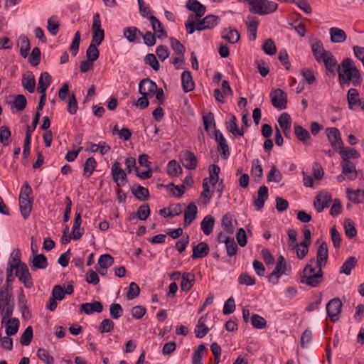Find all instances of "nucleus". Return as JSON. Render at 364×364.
<instances>
[{
  "label": "nucleus",
  "instance_id": "f257e3e1",
  "mask_svg": "<svg viewBox=\"0 0 364 364\" xmlns=\"http://www.w3.org/2000/svg\"><path fill=\"white\" fill-rule=\"evenodd\" d=\"M14 270L15 276L26 288H31L33 286V283L28 267L26 263L21 262V252L18 248L14 249L10 255L6 268V275H14Z\"/></svg>",
  "mask_w": 364,
  "mask_h": 364
},
{
  "label": "nucleus",
  "instance_id": "f03ea898",
  "mask_svg": "<svg viewBox=\"0 0 364 364\" xmlns=\"http://www.w3.org/2000/svg\"><path fill=\"white\" fill-rule=\"evenodd\" d=\"M338 82L342 88L348 87L350 83L353 86L358 87L362 83V77L360 71L355 63L350 58H344L337 68Z\"/></svg>",
  "mask_w": 364,
  "mask_h": 364
},
{
  "label": "nucleus",
  "instance_id": "7ed1b4c3",
  "mask_svg": "<svg viewBox=\"0 0 364 364\" xmlns=\"http://www.w3.org/2000/svg\"><path fill=\"white\" fill-rule=\"evenodd\" d=\"M218 17L214 15L206 16L204 18L198 21H186L185 26L187 33L192 34L196 30L202 31L213 28L218 23Z\"/></svg>",
  "mask_w": 364,
  "mask_h": 364
},
{
  "label": "nucleus",
  "instance_id": "20e7f679",
  "mask_svg": "<svg viewBox=\"0 0 364 364\" xmlns=\"http://www.w3.org/2000/svg\"><path fill=\"white\" fill-rule=\"evenodd\" d=\"M278 4L269 0H253L250 6L249 11L252 14L267 15L274 12Z\"/></svg>",
  "mask_w": 364,
  "mask_h": 364
},
{
  "label": "nucleus",
  "instance_id": "39448f33",
  "mask_svg": "<svg viewBox=\"0 0 364 364\" xmlns=\"http://www.w3.org/2000/svg\"><path fill=\"white\" fill-rule=\"evenodd\" d=\"M186 6L188 10L195 13L190 14L187 21H198L206 11L205 6L197 0H188Z\"/></svg>",
  "mask_w": 364,
  "mask_h": 364
},
{
  "label": "nucleus",
  "instance_id": "423d86ee",
  "mask_svg": "<svg viewBox=\"0 0 364 364\" xmlns=\"http://www.w3.org/2000/svg\"><path fill=\"white\" fill-rule=\"evenodd\" d=\"M101 22L100 15L96 13L93 17L92 29V40L90 46H99L104 39L105 33L104 30L101 29Z\"/></svg>",
  "mask_w": 364,
  "mask_h": 364
},
{
  "label": "nucleus",
  "instance_id": "0eeeda50",
  "mask_svg": "<svg viewBox=\"0 0 364 364\" xmlns=\"http://www.w3.org/2000/svg\"><path fill=\"white\" fill-rule=\"evenodd\" d=\"M270 98L272 105L279 109H284L287 107V97L286 93L278 88L270 92Z\"/></svg>",
  "mask_w": 364,
  "mask_h": 364
},
{
  "label": "nucleus",
  "instance_id": "6e6552de",
  "mask_svg": "<svg viewBox=\"0 0 364 364\" xmlns=\"http://www.w3.org/2000/svg\"><path fill=\"white\" fill-rule=\"evenodd\" d=\"M326 132L328 139L333 149L339 150L343 148V141L338 129L336 127L327 128Z\"/></svg>",
  "mask_w": 364,
  "mask_h": 364
},
{
  "label": "nucleus",
  "instance_id": "1a4fd4ad",
  "mask_svg": "<svg viewBox=\"0 0 364 364\" xmlns=\"http://www.w3.org/2000/svg\"><path fill=\"white\" fill-rule=\"evenodd\" d=\"M342 303L338 298L330 300L326 305V313L332 321L338 320V316L341 313Z\"/></svg>",
  "mask_w": 364,
  "mask_h": 364
},
{
  "label": "nucleus",
  "instance_id": "9d476101",
  "mask_svg": "<svg viewBox=\"0 0 364 364\" xmlns=\"http://www.w3.org/2000/svg\"><path fill=\"white\" fill-rule=\"evenodd\" d=\"M112 175L114 182L117 186H124L127 182V173L120 167L118 161H114L112 166Z\"/></svg>",
  "mask_w": 364,
  "mask_h": 364
},
{
  "label": "nucleus",
  "instance_id": "9b49d317",
  "mask_svg": "<svg viewBox=\"0 0 364 364\" xmlns=\"http://www.w3.org/2000/svg\"><path fill=\"white\" fill-rule=\"evenodd\" d=\"M180 160L183 166L188 170H194L198 165V159L191 151H184L180 154Z\"/></svg>",
  "mask_w": 364,
  "mask_h": 364
},
{
  "label": "nucleus",
  "instance_id": "f8f14e48",
  "mask_svg": "<svg viewBox=\"0 0 364 364\" xmlns=\"http://www.w3.org/2000/svg\"><path fill=\"white\" fill-rule=\"evenodd\" d=\"M157 85L149 78H145L139 84V92L142 96H151L157 90Z\"/></svg>",
  "mask_w": 364,
  "mask_h": 364
},
{
  "label": "nucleus",
  "instance_id": "ddd939ff",
  "mask_svg": "<svg viewBox=\"0 0 364 364\" xmlns=\"http://www.w3.org/2000/svg\"><path fill=\"white\" fill-rule=\"evenodd\" d=\"M358 96L359 92L355 88H350L348 91L347 100L348 107L350 109H355L356 107L360 106L361 109L364 111V100L363 101Z\"/></svg>",
  "mask_w": 364,
  "mask_h": 364
},
{
  "label": "nucleus",
  "instance_id": "4468645a",
  "mask_svg": "<svg viewBox=\"0 0 364 364\" xmlns=\"http://www.w3.org/2000/svg\"><path fill=\"white\" fill-rule=\"evenodd\" d=\"M215 141L218 143V150L220 152L222 157L224 159H227L230 155V150L228 144L223 136V134L219 131L215 130Z\"/></svg>",
  "mask_w": 364,
  "mask_h": 364
},
{
  "label": "nucleus",
  "instance_id": "2eb2a0df",
  "mask_svg": "<svg viewBox=\"0 0 364 364\" xmlns=\"http://www.w3.org/2000/svg\"><path fill=\"white\" fill-rule=\"evenodd\" d=\"M331 201V195L327 192H321L315 198L314 205L317 212L321 213L328 207Z\"/></svg>",
  "mask_w": 364,
  "mask_h": 364
},
{
  "label": "nucleus",
  "instance_id": "dca6fc26",
  "mask_svg": "<svg viewBox=\"0 0 364 364\" xmlns=\"http://www.w3.org/2000/svg\"><path fill=\"white\" fill-rule=\"evenodd\" d=\"M149 20L154 32V34H156V38L157 37L159 40L166 38L168 37L167 32L164 29L162 23L154 16H150Z\"/></svg>",
  "mask_w": 364,
  "mask_h": 364
},
{
  "label": "nucleus",
  "instance_id": "f3484780",
  "mask_svg": "<svg viewBox=\"0 0 364 364\" xmlns=\"http://www.w3.org/2000/svg\"><path fill=\"white\" fill-rule=\"evenodd\" d=\"M29 264L32 270L36 271L38 269H46L48 262L46 257L43 254H37L33 257L29 259Z\"/></svg>",
  "mask_w": 364,
  "mask_h": 364
},
{
  "label": "nucleus",
  "instance_id": "a211bd4d",
  "mask_svg": "<svg viewBox=\"0 0 364 364\" xmlns=\"http://www.w3.org/2000/svg\"><path fill=\"white\" fill-rule=\"evenodd\" d=\"M342 173L350 180H355L357 178V170L355 165L352 161H341Z\"/></svg>",
  "mask_w": 364,
  "mask_h": 364
},
{
  "label": "nucleus",
  "instance_id": "6ab92c4d",
  "mask_svg": "<svg viewBox=\"0 0 364 364\" xmlns=\"http://www.w3.org/2000/svg\"><path fill=\"white\" fill-rule=\"evenodd\" d=\"M294 131L297 139L304 144L309 145L310 144L311 135L308 130L297 123L294 124Z\"/></svg>",
  "mask_w": 364,
  "mask_h": 364
},
{
  "label": "nucleus",
  "instance_id": "aec40b11",
  "mask_svg": "<svg viewBox=\"0 0 364 364\" xmlns=\"http://www.w3.org/2000/svg\"><path fill=\"white\" fill-rule=\"evenodd\" d=\"M268 198V188L263 185L257 191V198L254 200V205L257 210H260L264 205V202Z\"/></svg>",
  "mask_w": 364,
  "mask_h": 364
},
{
  "label": "nucleus",
  "instance_id": "412c9836",
  "mask_svg": "<svg viewBox=\"0 0 364 364\" xmlns=\"http://www.w3.org/2000/svg\"><path fill=\"white\" fill-rule=\"evenodd\" d=\"M246 21L247 35L250 41H255L257 36V30L259 24L256 17L248 15Z\"/></svg>",
  "mask_w": 364,
  "mask_h": 364
},
{
  "label": "nucleus",
  "instance_id": "4be33fe9",
  "mask_svg": "<svg viewBox=\"0 0 364 364\" xmlns=\"http://www.w3.org/2000/svg\"><path fill=\"white\" fill-rule=\"evenodd\" d=\"M103 306L100 301H95L92 303L82 304L80 307L81 312H85L86 314H92L94 312L100 313L102 311Z\"/></svg>",
  "mask_w": 364,
  "mask_h": 364
},
{
  "label": "nucleus",
  "instance_id": "5701e85b",
  "mask_svg": "<svg viewBox=\"0 0 364 364\" xmlns=\"http://www.w3.org/2000/svg\"><path fill=\"white\" fill-rule=\"evenodd\" d=\"M198 209L194 202H191L184 213V226L191 224L197 216Z\"/></svg>",
  "mask_w": 364,
  "mask_h": 364
},
{
  "label": "nucleus",
  "instance_id": "b1692460",
  "mask_svg": "<svg viewBox=\"0 0 364 364\" xmlns=\"http://www.w3.org/2000/svg\"><path fill=\"white\" fill-rule=\"evenodd\" d=\"M317 268L318 269L316 274H311L304 279H301V282L305 283L306 284L313 287L318 286L322 280L323 272L321 267H317Z\"/></svg>",
  "mask_w": 364,
  "mask_h": 364
},
{
  "label": "nucleus",
  "instance_id": "393cba45",
  "mask_svg": "<svg viewBox=\"0 0 364 364\" xmlns=\"http://www.w3.org/2000/svg\"><path fill=\"white\" fill-rule=\"evenodd\" d=\"M210 247L208 243L201 242L193 247L192 259L203 258L209 253Z\"/></svg>",
  "mask_w": 364,
  "mask_h": 364
},
{
  "label": "nucleus",
  "instance_id": "a878e982",
  "mask_svg": "<svg viewBox=\"0 0 364 364\" xmlns=\"http://www.w3.org/2000/svg\"><path fill=\"white\" fill-rule=\"evenodd\" d=\"M221 36L230 44L237 43L240 39L239 32L235 28H232L231 27L225 28L222 31Z\"/></svg>",
  "mask_w": 364,
  "mask_h": 364
},
{
  "label": "nucleus",
  "instance_id": "bb28decb",
  "mask_svg": "<svg viewBox=\"0 0 364 364\" xmlns=\"http://www.w3.org/2000/svg\"><path fill=\"white\" fill-rule=\"evenodd\" d=\"M124 36L129 42L137 43L142 36V32L136 27L130 26L124 28Z\"/></svg>",
  "mask_w": 364,
  "mask_h": 364
},
{
  "label": "nucleus",
  "instance_id": "cd10ccee",
  "mask_svg": "<svg viewBox=\"0 0 364 364\" xmlns=\"http://www.w3.org/2000/svg\"><path fill=\"white\" fill-rule=\"evenodd\" d=\"M287 271V264H276V267L273 272L269 275V281L272 282L274 284L278 283L279 278L282 274H288Z\"/></svg>",
  "mask_w": 364,
  "mask_h": 364
},
{
  "label": "nucleus",
  "instance_id": "c85d7f7f",
  "mask_svg": "<svg viewBox=\"0 0 364 364\" xmlns=\"http://www.w3.org/2000/svg\"><path fill=\"white\" fill-rule=\"evenodd\" d=\"M331 41L334 43H343L346 39V32L337 27H333L329 29Z\"/></svg>",
  "mask_w": 364,
  "mask_h": 364
},
{
  "label": "nucleus",
  "instance_id": "c756f323",
  "mask_svg": "<svg viewBox=\"0 0 364 364\" xmlns=\"http://www.w3.org/2000/svg\"><path fill=\"white\" fill-rule=\"evenodd\" d=\"M328 245L326 242H323L319 246L316 253V267H322V262L326 263L328 259Z\"/></svg>",
  "mask_w": 364,
  "mask_h": 364
},
{
  "label": "nucleus",
  "instance_id": "7c9ffc66",
  "mask_svg": "<svg viewBox=\"0 0 364 364\" xmlns=\"http://www.w3.org/2000/svg\"><path fill=\"white\" fill-rule=\"evenodd\" d=\"M181 82L183 90L188 92L194 89V82L190 71L186 70L181 74Z\"/></svg>",
  "mask_w": 364,
  "mask_h": 364
},
{
  "label": "nucleus",
  "instance_id": "2f4dec72",
  "mask_svg": "<svg viewBox=\"0 0 364 364\" xmlns=\"http://www.w3.org/2000/svg\"><path fill=\"white\" fill-rule=\"evenodd\" d=\"M132 194L139 200H146L149 198V192L148 188H144L139 184H134L131 188Z\"/></svg>",
  "mask_w": 364,
  "mask_h": 364
},
{
  "label": "nucleus",
  "instance_id": "473e14b6",
  "mask_svg": "<svg viewBox=\"0 0 364 364\" xmlns=\"http://www.w3.org/2000/svg\"><path fill=\"white\" fill-rule=\"evenodd\" d=\"M52 78L47 72L41 74L38 83V92L39 93H46V90L50 85Z\"/></svg>",
  "mask_w": 364,
  "mask_h": 364
},
{
  "label": "nucleus",
  "instance_id": "72a5a7b5",
  "mask_svg": "<svg viewBox=\"0 0 364 364\" xmlns=\"http://www.w3.org/2000/svg\"><path fill=\"white\" fill-rule=\"evenodd\" d=\"M195 276L191 273H184L181 276V288L182 291H188L193 287Z\"/></svg>",
  "mask_w": 364,
  "mask_h": 364
},
{
  "label": "nucleus",
  "instance_id": "f704fd0d",
  "mask_svg": "<svg viewBox=\"0 0 364 364\" xmlns=\"http://www.w3.org/2000/svg\"><path fill=\"white\" fill-rule=\"evenodd\" d=\"M215 225V219L210 215H206L200 223V227L204 234L206 235H209L213 230Z\"/></svg>",
  "mask_w": 364,
  "mask_h": 364
},
{
  "label": "nucleus",
  "instance_id": "c9c22d12",
  "mask_svg": "<svg viewBox=\"0 0 364 364\" xmlns=\"http://www.w3.org/2000/svg\"><path fill=\"white\" fill-rule=\"evenodd\" d=\"M227 129L231 132L235 136H242L244 135L242 129L240 130L237 124V119L235 115H232L230 119L226 124Z\"/></svg>",
  "mask_w": 364,
  "mask_h": 364
},
{
  "label": "nucleus",
  "instance_id": "e433bc0d",
  "mask_svg": "<svg viewBox=\"0 0 364 364\" xmlns=\"http://www.w3.org/2000/svg\"><path fill=\"white\" fill-rule=\"evenodd\" d=\"M357 259L353 257H349L343 264L340 269V274H345L346 275H349L351 272L352 269H353L357 264Z\"/></svg>",
  "mask_w": 364,
  "mask_h": 364
},
{
  "label": "nucleus",
  "instance_id": "4c0bfd02",
  "mask_svg": "<svg viewBox=\"0 0 364 364\" xmlns=\"http://www.w3.org/2000/svg\"><path fill=\"white\" fill-rule=\"evenodd\" d=\"M22 85L28 90V92L33 93L35 90L36 80L35 77L32 73L28 75H23L22 78Z\"/></svg>",
  "mask_w": 364,
  "mask_h": 364
},
{
  "label": "nucleus",
  "instance_id": "58836bf2",
  "mask_svg": "<svg viewBox=\"0 0 364 364\" xmlns=\"http://www.w3.org/2000/svg\"><path fill=\"white\" fill-rule=\"evenodd\" d=\"M205 316H202L198 320V323L195 328V333L197 338H203L209 331L208 327L205 324Z\"/></svg>",
  "mask_w": 364,
  "mask_h": 364
},
{
  "label": "nucleus",
  "instance_id": "ea45409f",
  "mask_svg": "<svg viewBox=\"0 0 364 364\" xmlns=\"http://www.w3.org/2000/svg\"><path fill=\"white\" fill-rule=\"evenodd\" d=\"M342 161H350V159H358L360 154L355 149H339Z\"/></svg>",
  "mask_w": 364,
  "mask_h": 364
},
{
  "label": "nucleus",
  "instance_id": "a19ab883",
  "mask_svg": "<svg viewBox=\"0 0 364 364\" xmlns=\"http://www.w3.org/2000/svg\"><path fill=\"white\" fill-rule=\"evenodd\" d=\"M346 193L348 194V198L350 201L355 203H360L363 200L364 197V191L363 190H356L353 191L350 188L346 189Z\"/></svg>",
  "mask_w": 364,
  "mask_h": 364
},
{
  "label": "nucleus",
  "instance_id": "79ce46f5",
  "mask_svg": "<svg viewBox=\"0 0 364 364\" xmlns=\"http://www.w3.org/2000/svg\"><path fill=\"white\" fill-rule=\"evenodd\" d=\"M33 200H24L19 201V208L21 215L24 219H27L31 214L32 210Z\"/></svg>",
  "mask_w": 364,
  "mask_h": 364
},
{
  "label": "nucleus",
  "instance_id": "37998d69",
  "mask_svg": "<svg viewBox=\"0 0 364 364\" xmlns=\"http://www.w3.org/2000/svg\"><path fill=\"white\" fill-rule=\"evenodd\" d=\"M18 328L19 320L17 318H14L11 319V322H9V324L6 325L5 333L8 336H14L17 333Z\"/></svg>",
  "mask_w": 364,
  "mask_h": 364
},
{
  "label": "nucleus",
  "instance_id": "c03bdc74",
  "mask_svg": "<svg viewBox=\"0 0 364 364\" xmlns=\"http://www.w3.org/2000/svg\"><path fill=\"white\" fill-rule=\"evenodd\" d=\"M97 166V162L93 157L88 158L83 166V174L86 177H90Z\"/></svg>",
  "mask_w": 364,
  "mask_h": 364
},
{
  "label": "nucleus",
  "instance_id": "a18cd8bd",
  "mask_svg": "<svg viewBox=\"0 0 364 364\" xmlns=\"http://www.w3.org/2000/svg\"><path fill=\"white\" fill-rule=\"evenodd\" d=\"M167 171L170 176L176 177L181 174L182 168L176 160H171L168 164Z\"/></svg>",
  "mask_w": 364,
  "mask_h": 364
},
{
  "label": "nucleus",
  "instance_id": "49530a36",
  "mask_svg": "<svg viewBox=\"0 0 364 364\" xmlns=\"http://www.w3.org/2000/svg\"><path fill=\"white\" fill-rule=\"evenodd\" d=\"M222 226L223 230L228 233L232 234L234 232L232 215L231 214L227 213L223 217Z\"/></svg>",
  "mask_w": 364,
  "mask_h": 364
},
{
  "label": "nucleus",
  "instance_id": "de8ad7c7",
  "mask_svg": "<svg viewBox=\"0 0 364 364\" xmlns=\"http://www.w3.org/2000/svg\"><path fill=\"white\" fill-rule=\"evenodd\" d=\"M11 131L7 126H1L0 127V142L6 146L11 143Z\"/></svg>",
  "mask_w": 364,
  "mask_h": 364
},
{
  "label": "nucleus",
  "instance_id": "09e8293b",
  "mask_svg": "<svg viewBox=\"0 0 364 364\" xmlns=\"http://www.w3.org/2000/svg\"><path fill=\"white\" fill-rule=\"evenodd\" d=\"M31 142V127L29 125L26 127V136L24 139L23 144V156L25 159H27L30 155V146Z\"/></svg>",
  "mask_w": 364,
  "mask_h": 364
},
{
  "label": "nucleus",
  "instance_id": "8fccbe9b",
  "mask_svg": "<svg viewBox=\"0 0 364 364\" xmlns=\"http://www.w3.org/2000/svg\"><path fill=\"white\" fill-rule=\"evenodd\" d=\"M282 175L281 172L277 169V166L273 165L267 174V179L269 182L279 183L282 181Z\"/></svg>",
  "mask_w": 364,
  "mask_h": 364
},
{
  "label": "nucleus",
  "instance_id": "3c124183",
  "mask_svg": "<svg viewBox=\"0 0 364 364\" xmlns=\"http://www.w3.org/2000/svg\"><path fill=\"white\" fill-rule=\"evenodd\" d=\"M31 194L32 188L28 185V182H25L21 189V193L19 195V201H22V200H33V197L31 196Z\"/></svg>",
  "mask_w": 364,
  "mask_h": 364
},
{
  "label": "nucleus",
  "instance_id": "603ef678",
  "mask_svg": "<svg viewBox=\"0 0 364 364\" xmlns=\"http://www.w3.org/2000/svg\"><path fill=\"white\" fill-rule=\"evenodd\" d=\"M60 23L58 18L55 16H51L47 21V29L52 35H56L59 30Z\"/></svg>",
  "mask_w": 364,
  "mask_h": 364
},
{
  "label": "nucleus",
  "instance_id": "864d4df0",
  "mask_svg": "<svg viewBox=\"0 0 364 364\" xmlns=\"http://www.w3.org/2000/svg\"><path fill=\"white\" fill-rule=\"evenodd\" d=\"M344 229L346 236L349 238L354 237L357 234L354 223L350 219L344 220Z\"/></svg>",
  "mask_w": 364,
  "mask_h": 364
},
{
  "label": "nucleus",
  "instance_id": "5fc2aeb1",
  "mask_svg": "<svg viewBox=\"0 0 364 364\" xmlns=\"http://www.w3.org/2000/svg\"><path fill=\"white\" fill-rule=\"evenodd\" d=\"M205 350L206 348L203 344H200L198 346L197 349L194 351L192 357L193 364H203V355Z\"/></svg>",
  "mask_w": 364,
  "mask_h": 364
},
{
  "label": "nucleus",
  "instance_id": "6e6d98bb",
  "mask_svg": "<svg viewBox=\"0 0 364 364\" xmlns=\"http://www.w3.org/2000/svg\"><path fill=\"white\" fill-rule=\"evenodd\" d=\"M220 171V167L216 164H212L209 168V182L213 186L215 185L218 181Z\"/></svg>",
  "mask_w": 364,
  "mask_h": 364
},
{
  "label": "nucleus",
  "instance_id": "4d7b16f0",
  "mask_svg": "<svg viewBox=\"0 0 364 364\" xmlns=\"http://www.w3.org/2000/svg\"><path fill=\"white\" fill-rule=\"evenodd\" d=\"M12 297V291L0 289V304L6 307L12 304L10 303Z\"/></svg>",
  "mask_w": 364,
  "mask_h": 364
},
{
  "label": "nucleus",
  "instance_id": "13d9d810",
  "mask_svg": "<svg viewBox=\"0 0 364 364\" xmlns=\"http://www.w3.org/2000/svg\"><path fill=\"white\" fill-rule=\"evenodd\" d=\"M251 323L253 327L257 329H263L267 326L265 318L258 314H253L252 316Z\"/></svg>",
  "mask_w": 364,
  "mask_h": 364
},
{
  "label": "nucleus",
  "instance_id": "bf43d9fd",
  "mask_svg": "<svg viewBox=\"0 0 364 364\" xmlns=\"http://www.w3.org/2000/svg\"><path fill=\"white\" fill-rule=\"evenodd\" d=\"M33 339V328L28 326L26 328L20 338V343L23 346H28Z\"/></svg>",
  "mask_w": 364,
  "mask_h": 364
},
{
  "label": "nucleus",
  "instance_id": "052dcab7",
  "mask_svg": "<svg viewBox=\"0 0 364 364\" xmlns=\"http://www.w3.org/2000/svg\"><path fill=\"white\" fill-rule=\"evenodd\" d=\"M251 173L255 178H258V181H259L262 178L263 169L262 168V166L259 164V159H254L252 161V167ZM255 181H257V179H255Z\"/></svg>",
  "mask_w": 364,
  "mask_h": 364
},
{
  "label": "nucleus",
  "instance_id": "680f3d73",
  "mask_svg": "<svg viewBox=\"0 0 364 364\" xmlns=\"http://www.w3.org/2000/svg\"><path fill=\"white\" fill-rule=\"evenodd\" d=\"M114 263V258L109 254H105L100 257L98 264L102 269H107Z\"/></svg>",
  "mask_w": 364,
  "mask_h": 364
},
{
  "label": "nucleus",
  "instance_id": "e2e57ef3",
  "mask_svg": "<svg viewBox=\"0 0 364 364\" xmlns=\"http://www.w3.org/2000/svg\"><path fill=\"white\" fill-rule=\"evenodd\" d=\"M37 356L46 364H53L54 358L51 356L48 351L44 348H39L37 351Z\"/></svg>",
  "mask_w": 364,
  "mask_h": 364
},
{
  "label": "nucleus",
  "instance_id": "0e129e2a",
  "mask_svg": "<svg viewBox=\"0 0 364 364\" xmlns=\"http://www.w3.org/2000/svg\"><path fill=\"white\" fill-rule=\"evenodd\" d=\"M140 293V288L135 282H132L129 284V289L127 294L128 300H132L136 298Z\"/></svg>",
  "mask_w": 364,
  "mask_h": 364
},
{
  "label": "nucleus",
  "instance_id": "69168bd1",
  "mask_svg": "<svg viewBox=\"0 0 364 364\" xmlns=\"http://www.w3.org/2000/svg\"><path fill=\"white\" fill-rule=\"evenodd\" d=\"M27 104L26 98L23 95H18L15 96L14 101V106L18 111H23L25 109Z\"/></svg>",
  "mask_w": 364,
  "mask_h": 364
},
{
  "label": "nucleus",
  "instance_id": "338daca9",
  "mask_svg": "<svg viewBox=\"0 0 364 364\" xmlns=\"http://www.w3.org/2000/svg\"><path fill=\"white\" fill-rule=\"evenodd\" d=\"M114 328V322L109 318H105L99 326V331L101 333L110 332Z\"/></svg>",
  "mask_w": 364,
  "mask_h": 364
},
{
  "label": "nucleus",
  "instance_id": "774afa93",
  "mask_svg": "<svg viewBox=\"0 0 364 364\" xmlns=\"http://www.w3.org/2000/svg\"><path fill=\"white\" fill-rule=\"evenodd\" d=\"M109 314L113 319H118L123 314L122 307L119 304H112L109 307Z\"/></svg>",
  "mask_w": 364,
  "mask_h": 364
}]
</instances>
